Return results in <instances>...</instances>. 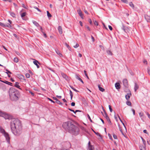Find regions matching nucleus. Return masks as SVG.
<instances>
[{
    "mask_svg": "<svg viewBox=\"0 0 150 150\" xmlns=\"http://www.w3.org/2000/svg\"><path fill=\"white\" fill-rule=\"evenodd\" d=\"M11 128L13 133L19 136L22 133L23 126L21 121L18 119L13 118L11 122Z\"/></svg>",
    "mask_w": 150,
    "mask_h": 150,
    "instance_id": "f257e3e1",
    "label": "nucleus"
},
{
    "mask_svg": "<svg viewBox=\"0 0 150 150\" xmlns=\"http://www.w3.org/2000/svg\"><path fill=\"white\" fill-rule=\"evenodd\" d=\"M74 122L70 120L64 123L62 125L63 127L67 131L74 135H77L79 134V127L74 124Z\"/></svg>",
    "mask_w": 150,
    "mask_h": 150,
    "instance_id": "f03ea898",
    "label": "nucleus"
},
{
    "mask_svg": "<svg viewBox=\"0 0 150 150\" xmlns=\"http://www.w3.org/2000/svg\"><path fill=\"white\" fill-rule=\"evenodd\" d=\"M9 97L10 99L13 101H16L19 98V91L13 87L11 88L9 90Z\"/></svg>",
    "mask_w": 150,
    "mask_h": 150,
    "instance_id": "7ed1b4c3",
    "label": "nucleus"
},
{
    "mask_svg": "<svg viewBox=\"0 0 150 150\" xmlns=\"http://www.w3.org/2000/svg\"><path fill=\"white\" fill-rule=\"evenodd\" d=\"M0 131L5 137L7 142L8 144H10V137L8 133L6 132L5 130L1 127L0 128Z\"/></svg>",
    "mask_w": 150,
    "mask_h": 150,
    "instance_id": "20e7f679",
    "label": "nucleus"
},
{
    "mask_svg": "<svg viewBox=\"0 0 150 150\" xmlns=\"http://www.w3.org/2000/svg\"><path fill=\"white\" fill-rule=\"evenodd\" d=\"M0 116L3 117L6 119H9L10 116L9 115L0 111Z\"/></svg>",
    "mask_w": 150,
    "mask_h": 150,
    "instance_id": "39448f33",
    "label": "nucleus"
},
{
    "mask_svg": "<svg viewBox=\"0 0 150 150\" xmlns=\"http://www.w3.org/2000/svg\"><path fill=\"white\" fill-rule=\"evenodd\" d=\"M123 83L124 86L126 88H127L128 86V81L127 79H123Z\"/></svg>",
    "mask_w": 150,
    "mask_h": 150,
    "instance_id": "423d86ee",
    "label": "nucleus"
},
{
    "mask_svg": "<svg viewBox=\"0 0 150 150\" xmlns=\"http://www.w3.org/2000/svg\"><path fill=\"white\" fill-rule=\"evenodd\" d=\"M122 29L126 33H127V32H128V30H129L128 28L127 27L125 26L123 24L122 25Z\"/></svg>",
    "mask_w": 150,
    "mask_h": 150,
    "instance_id": "0eeeda50",
    "label": "nucleus"
},
{
    "mask_svg": "<svg viewBox=\"0 0 150 150\" xmlns=\"http://www.w3.org/2000/svg\"><path fill=\"white\" fill-rule=\"evenodd\" d=\"M33 63L35 65L37 66V67L38 68H39L40 67V66L38 64H40L38 61L36 60H35L34 61H33Z\"/></svg>",
    "mask_w": 150,
    "mask_h": 150,
    "instance_id": "6e6552de",
    "label": "nucleus"
},
{
    "mask_svg": "<svg viewBox=\"0 0 150 150\" xmlns=\"http://www.w3.org/2000/svg\"><path fill=\"white\" fill-rule=\"evenodd\" d=\"M62 77L65 79L66 80L68 81L69 80L68 77L64 73H62Z\"/></svg>",
    "mask_w": 150,
    "mask_h": 150,
    "instance_id": "1a4fd4ad",
    "label": "nucleus"
},
{
    "mask_svg": "<svg viewBox=\"0 0 150 150\" xmlns=\"http://www.w3.org/2000/svg\"><path fill=\"white\" fill-rule=\"evenodd\" d=\"M76 78L79 80L83 84L84 83L82 80L79 77V75L78 74H76L75 76Z\"/></svg>",
    "mask_w": 150,
    "mask_h": 150,
    "instance_id": "9d476101",
    "label": "nucleus"
},
{
    "mask_svg": "<svg viewBox=\"0 0 150 150\" xmlns=\"http://www.w3.org/2000/svg\"><path fill=\"white\" fill-rule=\"evenodd\" d=\"M131 93H128L125 96V98L126 99L129 100V99L130 96H131Z\"/></svg>",
    "mask_w": 150,
    "mask_h": 150,
    "instance_id": "9b49d317",
    "label": "nucleus"
},
{
    "mask_svg": "<svg viewBox=\"0 0 150 150\" xmlns=\"http://www.w3.org/2000/svg\"><path fill=\"white\" fill-rule=\"evenodd\" d=\"M115 86L116 89H119L120 88V86L118 83H116L115 84Z\"/></svg>",
    "mask_w": 150,
    "mask_h": 150,
    "instance_id": "f8f14e48",
    "label": "nucleus"
},
{
    "mask_svg": "<svg viewBox=\"0 0 150 150\" xmlns=\"http://www.w3.org/2000/svg\"><path fill=\"white\" fill-rule=\"evenodd\" d=\"M145 18L148 22H150V16L147 15H145Z\"/></svg>",
    "mask_w": 150,
    "mask_h": 150,
    "instance_id": "ddd939ff",
    "label": "nucleus"
},
{
    "mask_svg": "<svg viewBox=\"0 0 150 150\" xmlns=\"http://www.w3.org/2000/svg\"><path fill=\"white\" fill-rule=\"evenodd\" d=\"M55 51L57 54L60 57H63L62 54L60 52V51L58 50H56Z\"/></svg>",
    "mask_w": 150,
    "mask_h": 150,
    "instance_id": "4468645a",
    "label": "nucleus"
},
{
    "mask_svg": "<svg viewBox=\"0 0 150 150\" xmlns=\"http://www.w3.org/2000/svg\"><path fill=\"white\" fill-rule=\"evenodd\" d=\"M59 32L60 34H61L62 33V28L61 26H59L58 28Z\"/></svg>",
    "mask_w": 150,
    "mask_h": 150,
    "instance_id": "2eb2a0df",
    "label": "nucleus"
},
{
    "mask_svg": "<svg viewBox=\"0 0 150 150\" xmlns=\"http://www.w3.org/2000/svg\"><path fill=\"white\" fill-rule=\"evenodd\" d=\"M32 22L37 27H39V26L40 25L38 22L35 21H33Z\"/></svg>",
    "mask_w": 150,
    "mask_h": 150,
    "instance_id": "dca6fc26",
    "label": "nucleus"
},
{
    "mask_svg": "<svg viewBox=\"0 0 150 150\" xmlns=\"http://www.w3.org/2000/svg\"><path fill=\"white\" fill-rule=\"evenodd\" d=\"M139 86L136 83H135V86L134 88V91H136L139 88Z\"/></svg>",
    "mask_w": 150,
    "mask_h": 150,
    "instance_id": "f3484780",
    "label": "nucleus"
},
{
    "mask_svg": "<svg viewBox=\"0 0 150 150\" xmlns=\"http://www.w3.org/2000/svg\"><path fill=\"white\" fill-rule=\"evenodd\" d=\"M77 12H78V13L79 16H80L82 18L83 15L82 14V11H81V10L80 9L78 10L77 11Z\"/></svg>",
    "mask_w": 150,
    "mask_h": 150,
    "instance_id": "a211bd4d",
    "label": "nucleus"
},
{
    "mask_svg": "<svg viewBox=\"0 0 150 150\" xmlns=\"http://www.w3.org/2000/svg\"><path fill=\"white\" fill-rule=\"evenodd\" d=\"M98 86L99 88V90L100 91L103 92L105 91V89L104 88L101 87L100 85H98Z\"/></svg>",
    "mask_w": 150,
    "mask_h": 150,
    "instance_id": "6ab92c4d",
    "label": "nucleus"
},
{
    "mask_svg": "<svg viewBox=\"0 0 150 150\" xmlns=\"http://www.w3.org/2000/svg\"><path fill=\"white\" fill-rule=\"evenodd\" d=\"M103 111L104 112V114H103L102 112H101V113H102V114H103L104 117L105 118L106 116H108V115L106 112L105 110V109H103Z\"/></svg>",
    "mask_w": 150,
    "mask_h": 150,
    "instance_id": "aec40b11",
    "label": "nucleus"
},
{
    "mask_svg": "<svg viewBox=\"0 0 150 150\" xmlns=\"http://www.w3.org/2000/svg\"><path fill=\"white\" fill-rule=\"evenodd\" d=\"M18 84H19V83L18 82H16V83H15V86L17 88L20 89H21L20 88V86L18 85Z\"/></svg>",
    "mask_w": 150,
    "mask_h": 150,
    "instance_id": "412c9836",
    "label": "nucleus"
},
{
    "mask_svg": "<svg viewBox=\"0 0 150 150\" xmlns=\"http://www.w3.org/2000/svg\"><path fill=\"white\" fill-rule=\"evenodd\" d=\"M141 138L142 141V142H143V143L144 144V145L145 146H146V141H145V140L143 139V138L141 137Z\"/></svg>",
    "mask_w": 150,
    "mask_h": 150,
    "instance_id": "4be33fe9",
    "label": "nucleus"
},
{
    "mask_svg": "<svg viewBox=\"0 0 150 150\" xmlns=\"http://www.w3.org/2000/svg\"><path fill=\"white\" fill-rule=\"evenodd\" d=\"M106 52L109 55H112V53L111 51L109 50H108L106 51Z\"/></svg>",
    "mask_w": 150,
    "mask_h": 150,
    "instance_id": "5701e85b",
    "label": "nucleus"
},
{
    "mask_svg": "<svg viewBox=\"0 0 150 150\" xmlns=\"http://www.w3.org/2000/svg\"><path fill=\"white\" fill-rule=\"evenodd\" d=\"M47 16L49 18H51L52 16L51 15V14L49 13V11H47Z\"/></svg>",
    "mask_w": 150,
    "mask_h": 150,
    "instance_id": "b1692460",
    "label": "nucleus"
},
{
    "mask_svg": "<svg viewBox=\"0 0 150 150\" xmlns=\"http://www.w3.org/2000/svg\"><path fill=\"white\" fill-rule=\"evenodd\" d=\"M88 148L89 150H94V147L92 145H90L89 146H88Z\"/></svg>",
    "mask_w": 150,
    "mask_h": 150,
    "instance_id": "393cba45",
    "label": "nucleus"
},
{
    "mask_svg": "<svg viewBox=\"0 0 150 150\" xmlns=\"http://www.w3.org/2000/svg\"><path fill=\"white\" fill-rule=\"evenodd\" d=\"M10 15L13 18H15L16 17V14L13 12H10Z\"/></svg>",
    "mask_w": 150,
    "mask_h": 150,
    "instance_id": "a878e982",
    "label": "nucleus"
},
{
    "mask_svg": "<svg viewBox=\"0 0 150 150\" xmlns=\"http://www.w3.org/2000/svg\"><path fill=\"white\" fill-rule=\"evenodd\" d=\"M129 5L131 7L133 8V9H134V5L132 3V2H129Z\"/></svg>",
    "mask_w": 150,
    "mask_h": 150,
    "instance_id": "bb28decb",
    "label": "nucleus"
},
{
    "mask_svg": "<svg viewBox=\"0 0 150 150\" xmlns=\"http://www.w3.org/2000/svg\"><path fill=\"white\" fill-rule=\"evenodd\" d=\"M69 94H70V96H71V100L72 99V98H73V93H72V92L70 90V91H69Z\"/></svg>",
    "mask_w": 150,
    "mask_h": 150,
    "instance_id": "cd10ccee",
    "label": "nucleus"
},
{
    "mask_svg": "<svg viewBox=\"0 0 150 150\" xmlns=\"http://www.w3.org/2000/svg\"><path fill=\"white\" fill-rule=\"evenodd\" d=\"M81 129L83 131V132H87V131L86 129L83 127H81Z\"/></svg>",
    "mask_w": 150,
    "mask_h": 150,
    "instance_id": "c85d7f7f",
    "label": "nucleus"
},
{
    "mask_svg": "<svg viewBox=\"0 0 150 150\" xmlns=\"http://www.w3.org/2000/svg\"><path fill=\"white\" fill-rule=\"evenodd\" d=\"M0 81H1L2 82H3V83H5L7 84H9V83H10V82H9L7 81H6V80L4 81H3L0 80Z\"/></svg>",
    "mask_w": 150,
    "mask_h": 150,
    "instance_id": "c756f323",
    "label": "nucleus"
},
{
    "mask_svg": "<svg viewBox=\"0 0 150 150\" xmlns=\"http://www.w3.org/2000/svg\"><path fill=\"white\" fill-rule=\"evenodd\" d=\"M26 14V13L23 12L21 14V16L23 18L25 16Z\"/></svg>",
    "mask_w": 150,
    "mask_h": 150,
    "instance_id": "7c9ffc66",
    "label": "nucleus"
},
{
    "mask_svg": "<svg viewBox=\"0 0 150 150\" xmlns=\"http://www.w3.org/2000/svg\"><path fill=\"white\" fill-rule=\"evenodd\" d=\"M127 104L129 106H131V103L130 101L127 100L126 102Z\"/></svg>",
    "mask_w": 150,
    "mask_h": 150,
    "instance_id": "2f4dec72",
    "label": "nucleus"
},
{
    "mask_svg": "<svg viewBox=\"0 0 150 150\" xmlns=\"http://www.w3.org/2000/svg\"><path fill=\"white\" fill-rule=\"evenodd\" d=\"M70 86V87H71V88H72V89L74 91H76V92H79V91H78V90H76L75 88H73V86Z\"/></svg>",
    "mask_w": 150,
    "mask_h": 150,
    "instance_id": "473e14b6",
    "label": "nucleus"
},
{
    "mask_svg": "<svg viewBox=\"0 0 150 150\" xmlns=\"http://www.w3.org/2000/svg\"><path fill=\"white\" fill-rule=\"evenodd\" d=\"M56 102L60 105H62V103L60 102V101L58 99L56 101Z\"/></svg>",
    "mask_w": 150,
    "mask_h": 150,
    "instance_id": "72a5a7b5",
    "label": "nucleus"
},
{
    "mask_svg": "<svg viewBox=\"0 0 150 150\" xmlns=\"http://www.w3.org/2000/svg\"><path fill=\"white\" fill-rule=\"evenodd\" d=\"M14 61L16 63H17L18 62V59L17 57H15L14 59Z\"/></svg>",
    "mask_w": 150,
    "mask_h": 150,
    "instance_id": "f704fd0d",
    "label": "nucleus"
},
{
    "mask_svg": "<svg viewBox=\"0 0 150 150\" xmlns=\"http://www.w3.org/2000/svg\"><path fill=\"white\" fill-rule=\"evenodd\" d=\"M118 117L119 120H120V121L122 123V124L124 125V127H125V126L124 123L123 122V121H122V120L121 119L120 117V116L118 115Z\"/></svg>",
    "mask_w": 150,
    "mask_h": 150,
    "instance_id": "c9c22d12",
    "label": "nucleus"
},
{
    "mask_svg": "<svg viewBox=\"0 0 150 150\" xmlns=\"http://www.w3.org/2000/svg\"><path fill=\"white\" fill-rule=\"evenodd\" d=\"M26 77L27 78H29L30 77V75L29 73H26L25 74Z\"/></svg>",
    "mask_w": 150,
    "mask_h": 150,
    "instance_id": "e433bc0d",
    "label": "nucleus"
},
{
    "mask_svg": "<svg viewBox=\"0 0 150 150\" xmlns=\"http://www.w3.org/2000/svg\"><path fill=\"white\" fill-rule=\"evenodd\" d=\"M87 117H88V119L91 122H93L92 120H91L90 116H89V115L88 114H87Z\"/></svg>",
    "mask_w": 150,
    "mask_h": 150,
    "instance_id": "4c0bfd02",
    "label": "nucleus"
},
{
    "mask_svg": "<svg viewBox=\"0 0 150 150\" xmlns=\"http://www.w3.org/2000/svg\"><path fill=\"white\" fill-rule=\"evenodd\" d=\"M0 25L3 27H5L6 26V25H5L4 23L1 22H0Z\"/></svg>",
    "mask_w": 150,
    "mask_h": 150,
    "instance_id": "58836bf2",
    "label": "nucleus"
},
{
    "mask_svg": "<svg viewBox=\"0 0 150 150\" xmlns=\"http://www.w3.org/2000/svg\"><path fill=\"white\" fill-rule=\"evenodd\" d=\"M108 137H109L110 139L111 140H112L113 139H112V137L111 136V135H110V134L108 133Z\"/></svg>",
    "mask_w": 150,
    "mask_h": 150,
    "instance_id": "ea45409f",
    "label": "nucleus"
},
{
    "mask_svg": "<svg viewBox=\"0 0 150 150\" xmlns=\"http://www.w3.org/2000/svg\"><path fill=\"white\" fill-rule=\"evenodd\" d=\"M6 70L7 71V72H6V74H8V73H9L10 74H11V73L9 71L8 69H6Z\"/></svg>",
    "mask_w": 150,
    "mask_h": 150,
    "instance_id": "a19ab883",
    "label": "nucleus"
},
{
    "mask_svg": "<svg viewBox=\"0 0 150 150\" xmlns=\"http://www.w3.org/2000/svg\"><path fill=\"white\" fill-rule=\"evenodd\" d=\"M113 138L115 139H117V137L116 135H115V134H113Z\"/></svg>",
    "mask_w": 150,
    "mask_h": 150,
    "instance_id": "79ce46f5",
    "label": "nucleus"
},
{
    "mask_svg": "<svg viewBox=\"0 0 150 150\" xmlns=\"http://www.w3.org/2000/svg\"><path fill=\"white\" fill-rule=\"evenodd\" d=\"M34 8H35V9H37L40 12H41V10H40L37 7H36V6H34Z\"/></svg>",
    "mask_w": 150,
    "mask_h": 150,
    "instance_id": "37998d69",
    "label": "nucleus"
},
{
    "mask_svg": "<svg viewBox=\"0 0 150 150\" xmlns=\"http://www.w3.org/2000/svg\"><path fill=\"white\" fill-rule=\"evenodd\" d=\"M139 114L140 117H142L144 115L143 113L142 112H140Z\"/></svg>",
    "mask_w": 150,
    "mask_h": 150,
    "instance_id": "c03bdc74",
    "label": "nucleus"
},
{
    "mask_svg": "<svg viewBox=\"0 0 150 150\" xmlns=\"http://www.w3.org/2000/svg\"><path fill=\"white\" fill-rule=\"evenodd\" d=\"M109 110H110V111L111 112H112V110L111 108V106L110 105H109Z\"/></svg>",
    "mask_w": 150,
    "mask_h": 150,
    "instance_id": "a18cd8bd",
    "label": "nucleus"
},
{
    "mask_svg": "<svg viewBox=\"0 0 150 150\" xmlns=\"http://www.w3.org/2000/svg\"><path fill=\"white\" fill-rule=\"evenodd\" d=\"M79 44L78 43H77L74 46V48H77V47H78L79 46Z\"/></svg>",
    "mask_w": 150,
    "mask_h": 150,
    "instance_id": "49530a36",
    "label": "nucleus"
},
{
    "mask_svg": "<svg viewBox=\"0 0 150 150\" xmlns=\"http://www.w3.org/2000/svg\"><path fill=\"white\" fill-rule=\"evenodd\" d=\"M84 74H85V76H86V77H87V78L88 79H89V77H88V76L86 73V71L85 70H84Z\"/></svg>",
    "mask_w": 150,
    "mask_h": 150,
    "instance_id": "de8ad7c7",
    "label": "nucleus"
},
{
    "mask_svg": "<svg viewBox=\"0 0 150 150\" xmlns=\"http://www.w3.org/2000/svg\"><path fill=\"white\" fill-rule=\"evenodd\" d=\"M42 33L43 34V35L44 37L46 38H47V36L46 33L43 31L42 32Z\"/></svg>",
    "mask_w": 150,
    "mask_h": 150,
    "instance_id": "09e8293b",
    "label": "nucleus"
},
{
    "mask_svg": "<svg viewBox=\"0 0 150 150\" xmlns=\"http://www.w3.org/2000/svg\"><path fill=\"white\" fill-rule=\"evenodd\" d=\"M19 77L20 79H23V78L24 77L23 75L21 74L19 75Z\"/></svg>",
    "mask_w": 150,
    "mask_h": 150,
    "instance_id": "8fccbe9b",
    "label": "nucleus"
},
{
    "mask_svg": "<svg viewBox=\"0 0 150 150\" xmlns=\"http://www.w3.org/2000/svg\"><path fill=\"white\" fill-rule=\"evenodd\" d=\"M47 98L50 101H51L52 102L54 103H55V102L54 101H53L51 99L49 98Z\"/></svg>",
    "mask_w": 150,
    "mask_h": 150,
    "instance_id": "3c124183",
    "label": "nucleus"
},
{
    "mask_svg": "<svg viewBox=\"0 0 150 150\" xmlns=\"http://www.w3.org/2000/svg\"><path fill=\"white\" fill-rule=\"evenodd\" d=\"M28 72L31 75H33V73L30 71V70H28Z\"/></svg>",
    "mask_w": 150,
    "mask_h": 150,
    "instance_id": "603ef678",
    "label": "nucleus"
},
{
    "mask_svg": "<svg viewBox=\"0 0 150 150\" xmlns=\"http://www.w3.org/2000/svg\"><path fill=\"white\" fill-rule=\"evenodd\" d=\"M94 24L96 25H98V23L96 21H95L94 22Z\"/></svg>",
    "mask_w": 150,
    "mask_h": 150,
    "instance_id": "864d4df0",
    "label": "nucleus"
},
{
    "mask_svg": "<svg viewBox=\"0 0 150 150\" xmlns=\"http://www.w3.org/2000/svg\"><path fill=\"white\" fill-rule=\"evenodd\" d=\"M88 22L90 23V24L91 25L92 24V22L91 19H88Z\"/></svg>",
    "mask_w": 150,
    "mask_h": 150,
    "instance_id": "5fc2aeb1",
    "label": "nucleus"
},
{
    "mask_svg": "<svg viewBox=\"0 0 150 150\" xmlns=\"http://www.w3.org/2000/svg\"><path fill=\"white\" fill-rule=\"evenodd\" d=\"M122 2L124 3H127L128 2L127 0H121Z\"/></svg>",
    "mask_w": 150,
    "mask_h": 150,
    "instance_id": "6e6d98bb",
    "label": "nucleus"
},
{
    "mask_svg": "<svg viewBox=\"0 0 150 150\" xmlns=\"http://www.w3.org/2000/svg\"><path fill=\"white\" fill-rule=\"evenodd\" d=\"M108 27H109V29H110V30H112V27H111V26L110 25H108Z\"/></svg>",
    "mask_w": 150,
    "mask_h": 150,
    "instance_id": "4d7b16f0",
    "label": "nucleus"
},
{
    "mask_svg": "<svg viewBox=\"0 0 150 150\" xmlns=\"http://www.w3.org/2000/svg\"><path fill=\"white\" fill-rule=\"evenodd\" d=\"M91 39L92 40L93 42H94V41H95L94 38L93 37V36L92 35H91Z\"/></svg>",
    "mask_w": 150,
    "mask_h": 150,
    "instance_id": "13d9d810",
    "label": "nucleus"
},
{
    "mask_svg": "<svg viewBox=\"0 0 150 150\" xmlns=\"http://www.w3.org/2000/svg\"><path fill=\"white\" fill-rule=\"evenodd\" d=\"M96 134L100 137H101V135L98 132H96Z\"/></svg>",
    "mask_w": 150,
    "mask_h": 150,
    "instance_id": "bf43d9fd",
    "label": "nucleus"
},
{
    "mask_svg": "<svg viewBox=\"0 0 150 150\" xmlns=\"http://www.w3.org/2000/svg\"><path fill=\"white\" fill-rule=\"evenodd\" d=\"M146 114L149 118L150 119V115L149 114V113L148 112H147L146 113Z\"/></svg>",
    "mask_w": 150,
    "mask_h": 150,
    "instance_id": "052dcab7",
    "label": "nucleus"
},
{
    "mask_svg": "<svg viewBox=\"0 0 150 150\" xmlns=\"http://www.w3.org/2000/svg\"><path fill=\"white\" fill-rule=\"evenodd\" d=\"M29 92L31 94V95L32 96H34V93L32 92L31 91H29Z\"/></svg>",
    "mask_w": 150,
    "mask_h": 150,
    "instance_id": "680f3d73",
    "label": "nucleus"
},
{
    "mask_svg": "<svg viewBox=\"0 0 150 150\" xmlns=\"http://www.w3.org/2000/svg\"><path fill=\"white\" fill-rule=\"evenodd\" d=\"M132 111L133 112V114L134 115H135V110L133 109H132Z\"/></svg>",
    "mask_w": 150,
    "mask_h": 150,
    "instance_id": "e2e57ef3",
    "label": "nucleus"
},
{
    "mask_svg": "<svg viewBox=\"0 0 150 150\" xmlns=\"http://www.w3.org/2000/svg\"><path fill=\"white\" fill-rule=\"evenodd\" d=\"M39 27H40V31H41V32H43V29H42V27L40 25V26H39Z\"/></svg>",
    "mask_w": 150,
    "mask_h": 150,
    "instance_id": "0e129e2a",
    "label": "nucleus"
},
{
    "mask_svg": "<svg viewBox=\"0 0 150 150\" xmlns=\"http://www.w3.org/2000/svg\"><path fill=\"white\" fill-rule=\"evenodd\" d=\"M84 12L86 13V14L88 15L89 14L88 12H87L86 10L84 9Z\"/></svg>",
    "mask_w": 150,
    "mask_h": 150,
    "instance_id": "69168bd1",
    "label": "nucleus"
},
{
    "mask_svg": "<svg viewBox=\"0 0 150 150\" xmlns=\"http://www.w3.org/2000/svg\"><path fill=\"white\" fill-rule=\"evenodd\" d=\"M86 28L89 31H90V28L87 25H86Z\"/></svg>",
    "mask_w": 150,
    "mask_h": 150,
    "instance_id": "338daca9",
    "label": "nucleus"
},
{
    "mask_svg": "<svg viewBox=\"0 0 150 150\" xmlns=\"http://www.w3.org/2000/svg\"><path fill=\"white\" fill-rule=\"evenodd\" d=\"M71 105L72 106H74L75 105V103L74 102H72L71 104Z\"/></svg>",
    "mask_w": 150,
    "mask_h": 150,
    "instance_id": "774afa93",
    "label": "nucleus"
}]
</instances>
